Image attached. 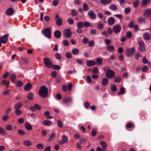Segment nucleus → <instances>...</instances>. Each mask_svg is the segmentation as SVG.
Wrapping results in <instances>:
<instances>
[{
    "instance_id": "nucleus-25",
    "label": "nucleus",
    "mask_w": 151,
    "mask_h": 151,
    "mask_svg": "<svg viewBox=\"0 0 151 151\" xmlns=\"http://www.w3.org/2000/svg\"><path fill=\"white\" fill-rule=\"evenodd\" d=\"M34 94L33 93H30L27 95V99L29 100H32L34 99Z\"/></svg>"
},
{
    "instance_id": "nucleus-8",
    "label": "nucleus",
    "mask_w": 151,
    "mask_h": 151,
    "mask_svg": "<svg viewBox=\"0 0 151 151\" xmlns=\"http://www.w3.org/2000/svg\"><path fill=\"white\" fill-rule=\"evenodd\" d=\"M62 140H59L58 142V143L61 145H63L65 143H66L68 142V139L67 137L65 135H63L62 136Z\"/></svg>"
},
{
    "instance_id": "nucleus-52",
    "label": "nucleus",
    "mask_w": 151,
    "mask_h": 151,
    "mask_svg": "<svg viewBox=\"0 0 151 151\" xmlns=\"http://www.w3.org/2000/svg\"><path fill=\"white\" fill-rule=\"evenodd\" d=\"M68 24L70 25L73 24L74 23V20L72 18H68L67 20Z\"/></svg>"
},
{
    "instance_id": "nucleus-4",
    "label": "nucleus",
    "mask_w": 151,
    "mask_h": 151,
    "mask_svg": "<svg viewBox=\"0 0 151 151\" xmlns=\"http://www.w3.org/2000/svg\"><path fill=\"white\" fill-rule=\"evenodd\" d=\"M43 62L45 66L48 68H51L52 63L51 60L46 57L43 59Z\"/></svg>"
},
{
    "instance_id": "nucleus-63",
    "label": "nucleus",
    "mask_w": 151,
    "mask_h": 151,
    "mask_svg": "<svg viewBox=\"0 0 151 151\" xmlns=\"http://www.w3.org/2000/svg\"><path fill=\"white\" fill-rule=\"evenodd\" d=\"M6 129L7 130H11L12 129V126L10 124H8L6 127Z\"/></svg>"
},
{
    "instance_id": "nucleus-15",
    "label": "nucleus",
    "mask_w": 151,
    "mask_h": 151,
    "mask_svg": "<svg viewBox=\"0 0 151 151\" xmlns=\"http://www.w3.org/2000/svg\"><path fill=\"white\" fill-rule=\"evenodd\" d=\"M143 15L146 17H151V8L146 9Z\"/></svg>"
},
{
    "instance_id": "nucleus-20",
    "label": "nucleus",
    "mask_w": 151,
    "mask_h": 151,
    "mask_svg": "<svg viewBox=\"0 0 151 151\" xmlns=\"http://www.w3.org/2000/svg\"><path fill=\"white\" fill-rule=\"evenodd\" d=\"M107 50L110 52L114 51L115 48L112 45H109L106 47Z\"/></svg>"
},
{
    "instance_id": "nucleus-47",
    "label": "nucleus",
    "mask_w": 151,
    "mask_h": 151,
    "mask_svg": "<svg viewBox=\"0 0 151 151\" xmlns=\"http://www.w3.org/2000/svg\"><path fill=\"white\" fill-rule=\"evenodd\" d=\"M55 56L56 58L58 60H60L62 58L60 54L58 53H56L55 54Z\"/></svg>"
},
{
    "instance_id": "nucleus-21",
    "label": "nucleus",
    "mask_w": 151,
    "mask_h": 151,
    "mask_svg": "<svg viewBox=\"0 0 151 151\" xmlns=\"http://www.w3.org/2000/svg\"><path fill=\"white\" fill-rule=\"evenodd\" d=\"M43 124L46 126H49L52 124L51 121L49 120H45L43 121L42 122Z\"/></svg>"
},
{
    "instance_id": "nucleus-38",
    "label": "nucleus",
    "mask_w": 151,
    "mask_h": 151,
    "mask_svg": "<svg viewBox=\"0 0 151 151\" xmlns=\"http://www.w3.org/2000/svg\"><path fill=\"white\" fill-rule=\"evenodd\" d=\"M121 80V77L119 76L115 77L114 79V81L115 82L119 83Z\"/></svg>"
},
{
    "instance_id": "nucleus-27",
    "label": "nucleus",
    "mask_w": 151,
    "mask_h": 151,
    "mask_svg": "<svg viewBox=\"0 0 151 151\" xmlns=\"http://www.w3.org/2000/svg\"><path fill=\"white\" fill-rule=\"evenodd\" d=\"M23 105V104L21 102H19L17 103L14 106L15 109H18L20 108Z\"/></svg>"
},
{
    "instance_id": "nucleus-28",
    "label": "nucleus",
    "mask_w": 151,
    "mask_h": 151,
    "mask_svg": "<svg viewBox=\"0 0 151 151\" xmlns=\"http://www.w3.org/2000/svg\"><path fill=\"white\" fill-rule=\"evenodd\" d=\"M79 50L78 49L75 48L72 50V53L74 55H77L79 53Z\"/></svg>"
},
{
    "instance_id": "nucleus-29",
    "label": "nucleus",
    "mask_w": 151,
    "mask_h": 151,
    "mask_svg": "<svg viewBox=\"0 0 151 151\" xmlns=\"http://www.w3.org/2000/svg\"><path fill=\"white\" fill-rule=\"evenodd\" d=\"M100 144L102 146L103 148L106 150V148L107 147V145L106 143L104 141H101L100 142Z\"/></svg>"
},
{
    "instance_id": "nucleus-57",
    "label": "nucleus",
    "mask_w": 151,
    "mask_h": 151,
    "mask_svg": "<svg viewBox=\"0 0 151 151\" xmlns=\"http://www.w3.org/2000/svg\"><path fill=\"white\" fill-rule=\"evenodd\" d=\"M104 27V25L101 23H99L97 25V28L99 29H102Z\"/></svg>"
},
{
    "instance_id": "nucleus-2",
    "label": "nucleus",
    "mask_w": 151,
    "mask_h": 151,
    "mask_svg": "<svg viewBox=\"0 0 151 151\" xmlns=\"http://www.w3.org/2000/svg\"><path fill=\"white\" fill-rule=\"evenodd\" d=\"M48 93V89L45 86H42L40 87L39 91V95L42 97L46 98Z\"/></svg>"
},
{
    "instance_id": "nucleus-17",
    "label": "nucleus",
    "mask_w": 151,
    "mask_h": 151,
    "mask_svg": "<svg viewBox=\"0 0 151 151\" xmlns=\"http://www.w3.org/2000/svg\"><path fill=\"white\" fill-rule=\"evenodd\" d=\"M54 35L55 38H59L61 37V33L59 30H57L54 32Z\"/></svg>"
},
{
    "instance_id": "nucleus-26",
    "label": "nucleus",
    "mask_w": 151,
    "mask_h": 151,
    "mask_svg": "<svg viewBox=\"0 0 151 151\" xmlns=\"http://www.w3.org/2000/svg\"><path fill=\"white\" fill-rule=\"evenodd\" d=\"M109 8L111 10L114 11L116 10L117 9V6L113 4H111L110 5Z\"/></svg>"
},
{
    "instance_id": "nucleus-22",
    "label": "nucleus",
    "mask_w": 151,
    "mask_h": 151,
    "mask_svg": "<svg viewBox=\"0 0 151 151\" xmlns=\"http://www.w3.org/2000/svg\"><path fill=\"white\" fill-rule=\"evenodd\" d=\"M151 0H142L141 1V4L143 6H145L150 4Z\"/></svg>"
},
{
    "instance_id": "nucleus-43",
    "label": "nucleus",
    "mask_w": 151,
    "mask_h": 151,
    "mask_svg": "<svg viewBox=\"0 0 151 151\" xmlns=\"http://www.w3.org/2000/svg\"><path fill=\"white\" fill-rule=\"evenodd\" d=\"M1 83L2 84L6 85L7 88L8 87V86L9 85V82L6 80H4L1 81Z\"/></svg>"
},
{
    "instance_id": "nucleus-62",
    "label": "nucleus",
    "mask_w": 151,
    "mask_h": 151,
    "mask_svg": "<svg viewBox=\"0 0 151 151\" xmlns=\"http://www.w3.org/2000/svg\"><path fill=\"white\" fill-rule=\"evenodd\" d=\"M57 75V72L56 71H53L51 73V76L53 78H55Z\"/></svg>"
},
{
    "instance_id": "nucleus-14",
    "label": "nucleus",
    "mask_w": 151,
    "mask_h": 151,
    "mask_svg": "<svg viewBox=\"0 0 151 151\" xmlns=\"http://www.w3.org/2000/svg\"><path fill=\"white\" fill-rule=\"evenodd\" d=\"M96 64V63L93 60L87 61L86 63V65L88 67L93 66Z\"/></svg>"
},
{
    "instance_id": "nucleus-7",
    "label": "nucleus",
    "mask_w": 151,
    "mask_h": 151,
    "mask_svg": "<svg viewBox=\"0 0 151 151\" xmlns=\"http://www.w3.org/2000/svg\"><path fill=\"white\" fill-rule=\"evenodd\" d=\"M121 27L119 24L114 25L113 27V30L114 32L115 33H119L121 29Z\"/></svg>"
},
{
    "instance_id": "nucleus-23",
    "label": "nucleus",
    "mask_w": 151,
    "mask_h": 151,
    "mask_svg": "<svg viewBox=\"0 0 151 151\" xmlns=\"http://www.w3.org/2000/svg\"><path fill=\"white\" fill-rule=\"evenodd\" d=\"M32 87V85L31 83H27L24 86V90L26 91H28L31 89Z\"/></svg>"
},
{
    "instance_id": "nucleus-46",
    "label": "nucleus",
    "mask_w": 151,
    "mask_h": 151,
    "mask_svg": "<svg viewBox=\"0 0 151 151\" xmlns=\"http://www.w3.org/2000/svg\"><path fill=\"white\" fill-rule=\"evenodd\" d=\"M36 147L38 149L42 150L43 148V146L42 144L39 143L37 145Z\"/></svg>"
},
{
    "instance_id": "nucleus-64",
    "label": "nucleus",
    "mask_w": 151,
    "mask_h": 151,
    "mask_svg": "<svg viewBox=\"0 0 151 151\" xmlns=\"http://www.w3.org/2000/svg\"><path fill=\"white\" fill-rule=\"evenodd\" d=\"M134 22L133 21H132L129 24V27L130 28H132L134 26Z\"/></svg>"
},
{
    "instance_id": "nucleus-9",
    "label": "nucleus",
    "mask_w": 151,
    "mask_h": 151,
    "mask_svg": "<svg viewBox=\"0 0 151 151\" xmlns=\"http://www.w3.org/2000/svg\"><path fill=\"white\" fill-rule=\"evenodd\" d=\"M9 35L6 34L4 35L3 36L1 37L0 39V42H1L4 44L6 43L8 41V37Z\"/></svg>"
},
{
    "instance_id": "nucleus-30",
    "label": "nucleus",
    "mask_w": 151,
    "mask_h": 151,
    "mask_svg": "<svg viewBox=\"0 0 151 151\" xmlns=\"http://www.w3.org/2000/svg\"><path fill=\"white\" fill-rule=\"evenodd\" d=\"M138 22L140 23H145V19L143 17H140L138 18Z\"/></svg>"
},
{
    "instance_id": "nucleus-58",
    "label": "nucleus",
    "mask_w": 151,
    "mask_h": 151,
    "mask_svg": "<svg viewBox=\"0 0 151 151\" xmlns=\"http://www.w3.org/2000/svg\"><path fill=\"white\" fill-rule=\"evenodd\" d=\"M84 27H90V23L87 22H83Z\"/></svg>"
},
{
    "instance_id": "nucleus-49",
    "label": "nucleus",
    "mask_w": 151,
    "mask_h": 151,
    "mask_svg": "<svg viewBox=\"0 0 151 151\" xmlns=\"http://www.w3.org/2000/svg\"><path fill=\"white\" fill-rule=\"evenodd\" d=\"M54 70H58L60 69V66L58 65H52V66L51 67Z\"/></svg>"
},
{
    "instance_id": "nucleus-13",
    "label": "nucleus",
    "mask_w": 151,
    "mask_h": 151,
    "mask_svg": "<svg viewBox=\"0 0 151 151\" xmlns=\"http://www.w3.org/2000/svg\"><path fill=\"white\" fill-rule=\"evenodd\" d=\"M14 12V10L12 8L8 9L6 11V15L9 16L12 15Z\"/></svg>"
},
{
    "instance_id": "nucleus-48",
    "label": "nucleus",
    "mask_w": 151,
    "mask_h": 151,
    "mask_svg": "<svg viewBox=\"0 0 151 151\" xmlns=\"http://www.w3.org/2000/svg\"><path fill=\"white\" fill-rule=\"evenodd\" d=\"M18 133L21 135H24L25 134V132L22 129H18Z\"/></svg>"
},
{
    "instance_id": "nucleus-5",
    "label": "nucleus",
    "mask_w": 151,
    "mask_h": 151,
    "mask_svg": "<svg viewBox=\"0 0 151 151\" xmlns=\"http://www.w3.org/2000/svg\"><path fill=\"white\" fill-rule=\"evenodd\" d=\"M126 55L128 57L133 55L135 52V49L134 47L131 49L127 48L126 50Z\"/></svg>"
},
{
    "instance_id": "nucleus-32",
    "label": "nucleus",
    "mask_w": 151,
    "mask_h": 151,
    "mask_svg": "<svg viewBox=\"0 0 151 151\" xmlns=\"http://www.w3.org/2000/svg\"><path fill=\"white\" fill-rule=\"evenodd\" d=\"M83 9L85 11H88L89 9V7L86 3L83 4Z\"/></svg>"
},
{
    "instance_id": "nucleus-11",
    "label": "nucleus",
    "mask_w": 151,
    "mask_h": 151,
    "mask_svg": "<svg viewBox=\"0 0 151 151\" xmlns=\"http://www.w3.org/2000/svg\"><path fill=\"white\" fill-rule=\"evenodd\" d=\"M143 38L146 40H149L151 39V35L148 32H145L143 34Z\"/></svg>"
},
{
    "instance_id": "nucleus-24",
    "label": "nucleus",
    "mask_w": 151,
    "mask_h": 151,
    "mask_svg": "<svg viewBox=\"0 0 151 151\" xmlns=\"http://www.w3.org/2000/svg\"><path fill=\"white\" fill-rule=\"evenodd\" d=\"M55 134L54 132L52 133L49 136V138L48 139L47 141L50 142L52 140L55 138Z\"/></svg>"
},
{
    "instance_id": "nucleus-59",
    "label": "nucleus",
    "mask_w": 151,
    "mask_h": 151,
    "mask_svg": "<svg viewBox=\"0 0 151 151\" xmlns=\"http://www.w3.org/2000/svg\"><path fill=\"white\" fill-rule=\"evenodd\" d=\"M124 88H120V92L118 93V94L120 95L121 94H123L124 93Z\"/></svg>"
},
{
    "instance_id": "nucleus-56",
    "label": "nucleus",
    "mask_w": 151,
    "mask_h": 151,
    "mask_svg": "<svg viewBox=\"0 0 151 151\" xmlns=\"http://www.w3.org/2000/svg\"><path fill=\"white\" fill-rule=\"evenodd\" d=\"M71 14L73 16H75L77 14V12L74 9L72 10Z\"/></svg>"
},
{
    "instance_id": "nucleus-45",
    "label": "nucleus",
    "mask_w": 151,
    "mask_h": 151,
    "mask_svg": "<svg viewBox=\"0 0 151 151\" xmlns=\"http://www.w3.org/2000/svg\"><path fill=\"white\" fill-rule=\"evenodd\" d=\"M98 69L97 67H94L92 70V72L93 73L96 74L98 73Z\"/></svg>"
},
{
    "instance_id": "nucleus-51",
    "label": "nucleus",
    "mask_w": 151,
    "mask_h": 151,
    "mask_svg": "<svg viewBox=\"0 0 151 151\" xmlns=\"http://www.w3.org/2000/svg\"><path fill=\"white\" fill-rule=\"evenodd\" d=\"M11 79L12 80L13 83L15 82L16 78V76L14 74L11 75L10 76Z\"/></svg>"
},
{
    "instance_id": "nucleus-10",
    "label": "nucleus",
    "mask_w": 151,
    "mask_h": 151,
    "mask_svg": "<svg viewBox=\"0 0 151 151\" xmlns=\"http://www.w3.org/2000/svg\"><path fill=\"white\" fill-rule=\"evenodd\" d=\"M63 35L66 38L70 37L72 35V33L69 29H65L64 31Z\"/></svg>"
},
{
    "instance_id": "nucleus-6",
    "label": "nucleus",
    "mask_w": 151,
    "mask_h": 151,
    "mask_svg": "<svg viewBox=\"0 0 151 151\" xmlns=\"http://www.w3.org/2000/svg\"><path fill=\"white\" fill-rule=\"evenodd\" d=\"M43 33L46 37L48 38L51 37V30L50 29L47 28L44 30Z\"/></svg>"
},
{
    "instance_id": "nucleus-19",
    "label": "nucleus",
    "mask_w": 151,
    "mask_h": 151,
    "mask_svg": "<svg viewBox=\"0 0 151 151\" xmlns=\"http://www.w3.org/2000/svg\"><path fill=\"white\" fill-rule=\"evenodd\" d=\"M26 129L30 131L32 129L31 125L28 122H26L24 125Z\"/></svg>"
},
{
    "instance_id": "nucleus-12",
    "label": "nucleus",
    "mask_w": 151,
    "mask_h": 151,
    "mask_svg": "<svg viewBox=\"0 0 151 151\" xmlns=\"http://www.w3.org/2000/svg\"><path fill=\"white\" fill-rule=\"evenodd\" d=\"M88 15L91 19H95L96 18V14L92 10H91L88 12Z\"/></svg>"
},
{
    "instance_id": "nucleus-61",
    "label": "nucleus",
    "mask_w": 151,
    "mask_h": 151,
    "mask_svg": "<svg viewBox=\"0 0 151 151\" xmlns=\"http://www.w3.org/2000/svg\"><path fill=\"white\" fill-rule=\"evenodd\" d=\"M10 91L9 90L4 91L3 92V94L4 95H9V94Z\"/></svg>"
},
{
    "instance_id": "nucleus-16",
    "label": "nucleus",
    "mask_w": 151,
    "mask_h": 151,
    "mask_svg": "<svg viewBox=\"0 0 151 151\" xmlns=\"http://www.w3.org/2000/svg\"><path fill=\"white\" fill-rule=\"evenodd\" d=\"M114 19L113 17H110L107 20L108 23L110 25H113L114 24Z\"/></svg>"
},
{
    "instance_id": "nucleus-34",
    "label": "nucleus",
    "mask_w": 151,
    "mask_h": 151,
    "mask_svg": "<svg viewBox=\"0 0 151 151\" xmlns=\"http://www.w3.org/2000/svg\"><path fill=\"white\" fill-rule=\"evenodd\" d=\"M0 134L3 135H6V132L4 129L1 127H0Z\"/></svg>"
},
{
    "instance_id": "nucleus-31",
    "label": "nucleus",
    "mask_w": 151,
    "mask_h": 151,
    "mask_svg": "<svg viewBox=\"0 0 151 151\" xmlns=\"http://www.w3.org/2000/svg\"><path fill=\"white\" fill-rule=\"evenodd\" d=\"M108 82V80L106 78L103 79L102 81V84L103 86L107 85Z\"/></svg>"
},
{
    "instance_id": "nucleus-18",
    "label": "nucleus",
    "mask_w": 151,
    "mask_h": 151,
    "mask_svg": "<svg viewBox=\"0 0 151 151\" xmlns=\"http://www.w3.org/2000/svg\"><path fill=\"white\" fill-rule=\"evenodd\" d=\"M112 2V0H101V3L103 5H106L111 3Z\"/></svg>"
},
{
    "instance_id": "nucleus-40",
    "label": "nucleus",
    "mask_w": 151,
    "mask_h": 151,
    "mask_svg": "<svg viewBox=\"0 0 151 151\" xmlns=\"http://www.w3.org/2000/svg\"><path fill=\"white\" fill-rule=\"evenodd\" d=\"M132 36V34L131 32L130 31H127L126 33V36L129 39L131 38Z\"/></svg>"
},
{
    "instance_id": "nucleus-39",
    "label": "nucleus",
    "mask_w": 151,
    "mask_h": 151,
    "mask_svg": "<svg viewBox=\"0 0 151 151\" xmlns=\"http://www.w3.org/2000/svg\"><path fill=\"white\" fill-rule=\"evenodd\" d=\"M15 114L17 116H19L22 114V111L19 109H16L14 112Z\"/></svg>"
},
{
    "instance_id": "nucleus-3",
    "label": "nucleus",
    "mask_w": 151,
    "mask_h": 151,
    "mask_svg": "<svg viewBox=\"0 0 151 151\" xmlns=\"http://www.w3.org/2000/svg\"><path fill=\"white\" fill-rule=\"evenodd\" d=\"M139 46V50L142 52H145L146 51V47L144 42L142 40L138 42Z\"/></svg>"
},
{
    "instance_id": "nucleus-36",
    "label": "nucleus",
    "mask_w": 151,
    "mask_h": 151,
    "mask_svg": "<svg viewBox=\"0 0 151 151\" xmlns=\"http://www.w3.org/2000/svg\"><path fill=\"white\" fill-rule=\"evenodd\" d=\"M72 101V99L69 97L65 98L63 100V101L65 103H68Z\"/></svg>"
},
{
    "instance_id": "nucleus-33",
    "label": "nucleus",
    "mask_w": 151,
    "mask_h": 151,
    "mask_svg": "<svg viewBox=\"0 0 151 151\" xmlns=\"http://www.w3.org/2000/svg\"><path fill=\"white\" fill-rule=\"evenodd\" d=\"M77 27L78 28H83L84 27L83 22L82 21H80L78 22L77 24Z\"/></svg>"
},
{
    "instance_id": "nucleus-50",
    "label": "nucleus",
    "mask_w": 151,
    "mask_h": 151,
    "mask_svg": "<svg viewBox=\"0 0 151 151\" xmlns=\"http://www.w3.org/2000/svg\"><path fill=\"white\" fill-rule=\"evenodd\" d=\"M111 88L112 91H115L116 90L117 88L116 86L114 84H112L111 86Z\"/></svg>"
},
{
    "instance_id": "nucleus-1",
    "label": "nucleus",
    "mask_w": 151,
    "mask_h": 151,
    "mask_svg": "<svg viewBox=\"0 0 151 151\" xmlns=\"http://www.w3.org/2000/svg\"><path fill=\"white\" fill-rule=\"evenodd\" d=\"M103 70L106 71V76L109 78H113L115 75V73L112 70L110 69L108 67H105L103 68Z\"/></svg>"
},
{
    "instance_id": "nucleus-53",
    "label": "nucleus",
    "mask_w": 151,
    "mask_h": 151,
    "mask_svg": "<svg viewBox=\"0 0 151 151\" xmlns=\"http://www.w3.org/2000/svg\"><path fill=\"white\" fill-rule=\"evenodd\" d=\"M66 57L68 59H70L72 58V55L71 53L67 52L66 53Z\"/></svg>"
},
{
    "instance_id": "nucleus-35",
    "label": "nucleus",
    "mask_w": 151,
    "mask_h": 151,
    "mask_svg": "<svg viewBox=\"0 0 151 151\" xmlns=\"http://www.w3.org/2000/svg\"><path fill=\"white\" fill-rule=\"evenodd\" d=\"M24 144L26 146H29L32 145L31 142L29 140H25L23 141Z\"/></svg>"
},
{
    "instance_id": "nucleus-37",
    "label": "nucleus",
    "mask_w": 151,
    "mask_h": 151,
    "mask_svg": "<svg viewBox=\"0 0 151 151\" xmlns=\"http://www.w3.org/2000/svg\"><path fill=\"white\" fill-rule=\"evenodd\" d=\"M62 18H60V19H58L56 20V23L57 25L58 26H60L62 25Z\"/></svg>"
},
{
    "instance_id": "nucleus-55",
    "label": "nucleus",
    "mask_w": 151,
    "mask_h": 151,
    "mask_svg": "<svg viewBox=\"0 0 151 151\" xmlns=\"http://www.w3.org/2000/svg\"><path fill=\"white\" fill-rule=\"evenodd\" d=\"M34 107L36 109L40 110L41 109V106L39 104H35L34 105Z\"/></svg>"
},
{
    "instance_id": "nucleus-41",
    "label": "nucleus",
    "mask_w": 151,
    "mask_h": 151,
    "mask_svg": "<svg viewBox=\"0 0 151 151\" xmlns=\"http://www.w3.org/2000/svg\"><path fill=\"white\" fill-rule=\"evenodd\" d=\"M139 0H136L134 1L133 3V6L134 8L137 7L138 6V5L139 4Z\"/></svg>"
},
{
    "instance_id": "nucleus-42",
    "label": "nucleus",
    "mask_w": 151,
    "mask_h": 151,
    "mask_svg": "<svg viewBox=\"0 0 151 151\" xmlns=\"http://www.w3.org/2000/svg\"><path fill=\"white\" fill-rule=\"evenodd\" d=\"M57 124L60 128H62L63 127V123L61 121L58 120L57 121Z\"/></svg>"
},
{
    "instance_id": "nucleus-54",
    "label": "nucleus",
    "mask_w": 151,
    "mask_h": 151,
    "mask_svg": "<svg viewBox=\"0 0 151 151\" xmlns=\"http://www.w3.org/2000/svg\"><path fill=\"white\" fill-rule=\"evenodd\" d=\"M97 130L96 129H92L91 132V135H92L94 137L95 136L96 134Z\"/></svg>"
},
{
    "instance_id": "nucleus-44",
    "label": "nucleus",
    "mask_w": 151,
    "mask_h": 151,
    "mask_svg": "<svg viewBox=\"0 0 151 151\" xmlns=\"http://www.w3.org/2000/svg\"><path fill=\"white\" fill-rule=\"evenodd\" d=\"M130 8L129 7H128L124 9V13L125 14H127L130 12Z\"/></svg>"
},
{
    "instance_id": "nucleus-60",
    "label": "nucleus",
    "mask_w": 151,
    "mask_h": 151,
    "mask_svg": "<svg viewBox=\"0 0 151 151\" xmlns=\"http://www.w3.org/2000/svg\"><path fill=\"white\" fill-rule=\"evenodd\" d=\"M88 45L90 47H93L94 45V42L93 40H91L88 42Z\"/></svg>"
}]
</instances>
